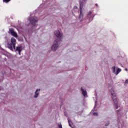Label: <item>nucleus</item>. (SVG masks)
<instances>
[{
  "label": "nucleus",
  "instance_id": "f257e3e1",
  "mask_svg": "<svg viewBox=\"0 0 128 128\" xmlns=\"http://www.w3.org/2000/svg\"><path fill=\"white\" fill-rule=\"evenodd\" d=\"M54 34L58 38L56 40H55V44H54L52 47V50L54 51L56 50H58V44H60V42L62 38V34L60 33V30H58L54 32Z\"/></svg>",
  "mask_w": 128,
  "mask_h": 128
},
{
  "label": "nucleus",
  "instance_id": "f03ea898",
  "mask_svg": "<svg viewBox=\"0 0 128 128\" xmlns=\"http://www.w3.org/2000/svg\"><path fill=\"white\" fill-rule=\"evenodd\" d=\"M16 38H11V43L8 44V46L10 50H12V47L14 48V50H16V52H18V54L20 56V52L22 50V46H17L16 49Z\"/></svg>",
  "mask_w": 128,
  "mask_h": 128
},
{
  "label": "nucleus",
  "instance_id": "7ed1b4c3",
  "mask_svg": "<svg viewBox=\"0 0 128 128\" xmlns=\"http://www.w3.org/2000/svg\"><path fill=\"white\" fill-rule=\"evenodd\" d=\"M110 86H112L110 85L108 86L109 92L111 94L112 98L113 100L116 110H118V98H116V93L114 92V88H112L110 89Z\"/></svg>",
  "mask_w": 128,
  "mask_h": 128
},
{
  "label": "nucleus",
  "instance_id": "20e7f679",
  "mask_svg": "<svg viewBox=\"0 0 128 128\" xmlns=\"http://www.w3.org/2000/svg\"><path fill=\"white\" fill-rule=\"evenodd\" d=\"M82 2L80 3V14L79 16V20L80 22H82L84 20V14H82Z\"/></svg>",
  "mask_w": 128,
  "mask_h": 128
},
{
  "label": "nucleus",
  "instance_id": "39448f33",
  "mask_svg": "<svg viewBox=\"0 0 128 128\" xmlns=\"http://www.w3.org/2000/svg\"><path fill=\"white\" fill-rule=\"evenodd\" d=\"M30 24H32V26H36V24L38 22V18L36 17H32L30 18Z\"/></svg>",
  "mask_w": 128,
  "mask_h": 128
},
{
  "label": "nucleus",
  "instance_id": "423d86ee",
  "mask_svg": "<svg viewBox=\"0 0 128 128\" xmlns=\"http://www.w3.org/2000/svg\"><path fill=\"white\" fill-rule=\"evenodd\" d=\"M8 34H10L14 38H18V34L14 32V30L12 28H10L9 29Z\"/></svg>",
  "mask_w": 128,
  "mask_h": 128
},
{
  "label": "nucleus",
  "instance_id": "0eeeda50",
  "mask_svg": "<svg viewBox=\"0 0 128 128\" xmlns=\"http://www.w3.org/2000/svg\"><path fill=\"white\" fill-rule=\"evenodd\" d=\"M92 12H90L87 15V17L88 18V22H92Z\"/></svg>",
  "mask_w": 128,
  "mask_h": 128
},
{
  "label": "nucleus",
  "instance_id": "6e6552de",
  "mask_svg": "<svg viewBox=\"0 0 128 128\" xmlns=\"http://www.w3.org/2000/svg\"><path fill=\"white\" fill-rule=\"evenodd\" d=\"M81 90L82 92V94H83L84 96H88L86 90H84L82 88H81Z\"/></svg>",
  "mask_w": 128,
  "mask_h": 128
},
{
  "label": "nucleus",
  "instance_id": "1a4fd4ad",
  "mask_svg": "<svg viewBox=\"0 0 128 128\" xmlns=\"http://www.w3.org/2000/svg\"><path fill=\"white\" fill-rule=\"evenodd\" d=\"M38 90H40V89L36 90V92H35V95L34 96V98H36L38 96Z\"/></svg>",
  "mask_w": 128,
  "mask_h": 128
},
{
  "label": "nucleus",
  "instance_id": "9d476101",
  "mask_svg": "<svg viewBox=\"0 0 128 128\" xmlns=\"http://www.w3.org/2000/svg\"><path fill=\"white\" fill-rule=\"evenodd\" d=\"M120 72H122V69L120 68H118L115 74H120Z\"/></svg>",
  "mask_w": 128,
  "mask_h": 128
},
{
  "label": "nucleus",
  "instance_id": "9b49d317",
  "mask_svg": "<svg viewBox=\"0 0 128 128\" xmlns=\"http://www.w3.org/2000/svg\"><path fill=\"white\" fill-rule=\"evenodd\" d=\"M112 70L114 74H116V66H114L112 68Z\"/></svg>",
  "mask_w": 128,
  "mask_h": 128
},
{
  "label": "nucleus",
  "instance_id": "f8f14e48",
  "mask_svg": "<svg viewBox=\"0 0 128 128\" xmlns=\"http://www.w3.org/2000/svg\"><path fill=\"white\" fill-rule=\"evenodd\" d=\"M58 126L59 128H62V125L61 123H58Z\"/></svg>",
  "mask_w": 128,
  "mask_h": 128
},
{
  "label": "nucleus",
  "instance_id": "ddd939ff",
  "mask_svg": "<svg viewBox=\"0 0 128 128\" xmlns=\"http://www.w3.org/2000/svg\"><path fill=\"white\" fill-rule=\"evenodd\" d=\"M10 0H3L4 2H6V4L10 2Z\"/></svg>",
  "mask_w": 128,
  "mask_h": 128
},
{
  "label": "nucleus",
  "instance_id": "4468645a",
  "mask_svg": "<svg viewBox=\"0 0 128 128\" xmlns=\"http://www.w3.org/2000/svg\"><path fill=\"white\" fill-rule=\"evenodd\" d=\"M93 116H98V113H96V112H94L93 114Z\"/></svg>",
  "mask_w": 128,
  "mask_h": 128
},
{
  "label": "nucleus",
  "instance_id": "2eb2a0df",
  "mask_svg": "<svg viewBox=\"0 0 128 128\" xmlns=\"http://www.w3.org/2000/svg\"><path fill=\"white\" fill-rule=\"evenodd\" d=\"M108 124H110V121H108V122H107V124H105V126H108Z\"/></svg>",
  "mask_w": 128,
  "mask_h": 128
},
{
  "label": "nucleus",
  "instance_id": "dca6fc26",
  "mask_svg": "<svg viewBox=\"0 0 128 128\" xmlns=\"http://www.w3.org/2000/svg\"><path fill=\"white\" fill-rule=\"evenodd\" d=\"M68 122L70 126H72V124H70V120H68Z\"/></svg>",
  "mask_w": 128,
  "mask_h": 128
},
{
  "label": "nucleus",
  "instance_id": "f3484780",
  "mask_svg": "<svg viewBox=\"0 0 128 128\" xmlns=\"http://www.w3.org/2000/svg\"><path fill=\"white\" fill-rule=\"evenodd\" d=\"M125 84H128V80H126Z\"/></svg>",
  "mask_w": 128,
  "mask_h": 128
},
{
  "label": "nucleus",
  "instance_id": "a211bd4d",
  "mask_svg": "<svg viewBox=\"0 0 128 128\" xmlns=\"http://www.w3.org/2000/svg\"><path fill=\"white\" fill-rule=\"evenodd\" d=\"M95 6H98V4H95Z\"/></svg>",
  "mask_w": 128,
  "mask_h": 128
},
{
  "label": "nucleus",
  "instance_id": "6ab92c4d",
  "mask_svg": "<svg viewBox=\"0 0 128 128\" xmlns=\"http://www.w3.org/2000/svg\"><path fill=\"white\" fill-rule=\"evenodd\" d=\"M125 70H126V72H128V68H126L125 69Z\"/></svg>",
  "mask_w": 128,
  "mask_h": 128
},
{
  "label": "nucleus",
  "instance_id": "aec40b11",
  "mask_svg": "<svg viewBox=\"0 0 128 128\" xmlns=\"http://www.w3.org/2000/svg\"><path fill=\"white\" fill-rule=\"evenodd\" d=\"M117 112H120V110H117Z\"/></svg>",
  "mask_w": 128,
  "mask_h": 128
},
{
  "label": "nucleus",
  "instance_id": "412c9836",
  "mask_svg": "<svg viewBox=\"0 0 128 128\" xmlns=\"http://www.w3.org/2000/svg\"><path fill=\"white\" fill-rule=\"evenodd\" d=\"M0 90H1V89H0Z\"/></svg>",
  "mask_w": 128,
  "mask_h": 128
}]
</instances>
